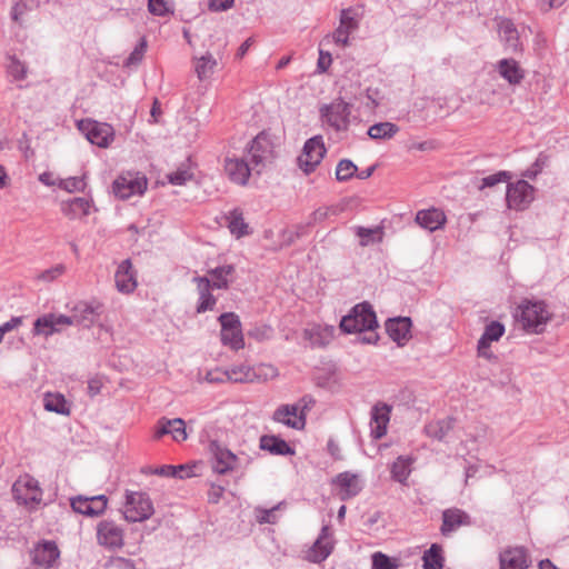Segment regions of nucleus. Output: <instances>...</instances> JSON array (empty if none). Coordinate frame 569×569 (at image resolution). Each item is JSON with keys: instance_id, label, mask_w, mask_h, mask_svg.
<instances>
[{"instance_id": "nucleus-1", "label": "nucleus", "mask_w": 569, "mask_h": 569, "mask_svg": "<svg viewBox=\"0 0 569 569\" xmlns=\"http://www.w3.org/2000/svg\"><path fill=\"white\" fill-rule=\"evenodd\" d=\"M340 328L347 333L367 331L369 336H365L362 340L368 343L375 342L377 336L373 331L378 328V321L371 305L362 302L355 306L351 311L341 319Z\"/></svg>"}, {"instance_id": "nucleus-2", "label": "nucleus", "mask_w": 569, "mask_h": 569, "mask_svg": "<svg viewBox=\"0 0 569 569\" xmlns=\"http://www.w3.org/2000/svg\"><path fill=\"white\" fill-rule=\"evenodd\" d=\"M515 317L526 332L539 335L545 331L552 312L543 301L526 299L518 306Z\"/></svg>"}, {"instance_id": "nucleus-3", "label": "nucleus", "mask_w": 569, "mask_h": 569, "mask_svg": "<svg viewBox=\"0 0 569 569\" xmlns=\"http://www.w3.org/2000/svg\"><path fill=\"white\" fill-rule=\"evenodd\" d=\"M242 152L251 163V168H253L254 172L258 174L267 164L271 163L274 157L273 144L263 133L252 139Z\"/></svg>"}, {"instance_id": "nucleus-4", "label": "nucleus", "mask_w": 569, "mask_h": 569, "mask_svg": "<svg viewBox=\"0 0 569 569\" xmlns=\"http://www.w3.org/2000/svg\"><path fill=\"white\" fill-rule=\"evenodd\" d=\"M320 117L323 124L336 132L347 131L350 124L351 104L342 99H335L329 104L320 108Z\"/></svg>"}, {"instance_id": "nucleus-5", "label": "nucleus", "mask_w": 569, "mask_h": 569, "mask_svg": "<svg viewBox=\"0 0 569 569\" xmlns=\"http://www.w3.org/2000/svg\"><path fill=\"white\" fill-rule=\"evenodd\" d=\"M12 493L17 502L29 510L34 509L42 501V490L38 481L29 475L20 477L13 483Z\"/></svg>"}, {"instance_id": "nucleus-6", "label": "nucleus", "mask_w": 569, "mask_h": 569, "mask_svg": "<svg viewBox=\"0 0 569 569\" xmlns=\"http://www.w3.org/2000/svg\"><path fill=\"white\" fill-rule=\"evenodd\" d=\"M224 171L232 182L244 186L254 169L251 168V163L243 152L238 153L234 148H231L224 158Z\"/></svg>"}, {"instance_id": "nucleus-7", "label": "nucleus", "mask_w": 569, "mask_h": 569, "mask_svg": "<svg viewBox=\"0 0 569 569\" xmlns=\"http://www.w3.org/2000/svg\"><path fill=\"white\" fill-rule=\"evenodd\" d=\"M147 186L148 181L143 174L127 172L113 181L112 191L117 198L126 200L132 196L143 194Z\"/></svg>"}, {"instance_id": "nucleus-8", "label": "nucleus", "mask_w": 569, "mask_h": 569, "mask_svg": "<svg viewBox=\"0 0 569 569\" xmlns=\"http://www.w3.org/2000/svg\"><path fill=\"white\" fill-rule=\"evenodd\" d=\"M78 128L92 144L100 148H108L114 140V129L109 123L84 119L78 122Z\"/></svg>"}, {"instance_id": "nucleus-9", "label": "nucleus", "mask_w": 569, "mask_h": 569, "mask_svg": "<svg viewBox=\"0 0 569 569\" xmlns=\"http://www.w3.org/2000/svg\"><path fill=\"white\" fill-rule=\"evenodd\" d=\"M153 515L150 498L143 492H129L123 509L126 520L138 522L149 519Z\"/></svg>"}, {"instance_id": "nucleus-10", "label": "nucleus", "mask_w": 569, "mask_h": 569, "mask_svg": "<svg viewBox=\"0 0 569 569\" xmlns=\"http://www.w3.org/2000/svg\"><path fill=\"white\" fill-rule=\"evenodd\" d=\"M221 325V341L233 350L242 349L244 340L239 317L233 312L222 313L219 317Z\"/></svg>"}, {"instance_id": "nucleus-11", "label": "nucleus", "mask_w": 569, "mask_h": 569, "mask_svg": "<svg viewBox=\"0 0 569 569\" xmlns=\"http://www.w3.org/2000/svg\"><path fill=\"white\" fill-rule=\"evenodd\" d=\"M535 189L526 180H518L508 184L506 200L507 206L513 210H525L533 200Z\"/></svg>"}, {"instance_id": "nucleus-12", "label": "nucleus", "mask_w": 569, "mask_h": 569, "mask_svg": "<svg viewBox=\"0 0 569 569\" xmlns=\"http://www.w3.org/2000/svg\"><path fill=\"white\" fill-rule=\"evenodd\" d=\"M326 148L320 136L310 138L303 146L302 153L298 157V164L306 173L312 172L321 162Z\"/></svg>"}, {"instance_id": "nucleus-13", "label": "nucleus", "mask_w": 569, "mask_h": 569, "mask_svg": "<svg viewBox=\"0 0 569 569\" xmlns=\"http://www.w3.org/2000/svg\"><path fill=\"white\" fill-rule=\"evenodd\" d=\"M70 326L68 316L47 313L36 319L32 333L34 336H43L46 338L61 332Z\"/></svg>"}, {"instance_id": "nucleus-14", "label": "nucleus", "mask_w": 569, "mask_h": 569, "mask_svg": "<svg viewBox=\"0 0 569 569\" xmlns=\"http://www.w3.org/2000/svg\"><path fill=\"white\" fill-rule=\"evenodd\" d=\"M97 540L100 546L108 549L121 548L123 530L112 520H102L97 526Z\"/></svg>"}, {"instance_id": "nucleus-15", "label": "nucleus", "mask_w": 569, "mask_h": 569, "mask_svg": "<svg viewBox=\"0 0 569 569\" xmlns=\"http://www.w3.org/2000/svg\"><path fill=\"white\" fill-rule=\"evenodd\" d=\"M211 465L214 472L224 475L237 467L238 458L229 449L218 442L210 443Z\"/></svg>"}, {"instance_id": "nucleus-16", "label": "nucleus", "mask_w": 569, "mask_h": 569, "mask_svg": "<svg viewBox=\"0 0 569 569\" xmlns=\"http://www.w3.org/2000/svg\"><path fill=\"white\" fill-rule=\"evenodd\" d=\"M100 313V303L79 302L72 308L71 316H68V318L70 326L78 325L89 328L98 320Z\"/></svg>"}, {"instance_id": "nucleus-17", "label": "nucleus", "mask_w": 569, "mask_h": 569, "mask_svg": "<svg viewBox=\"0 0 569 569\" xmlns=\"http://www.w3.org/2000/svg\"><path fill=\"white\" fill-rule=\"evenodd\" d=\"M391 410V406L385 402H378L371 408L370 428L375 439H381L387 435Z\"/></svg>"}, {"instance_id": "nucleus-18", "label": "nucleus", "mask_w": 569, "mask_h": 569, "mask_svg": "<svg viewBox=\"0 0 569 569\" xmlns=\"http://www.w3.org/2000/svg\"><path fill=\"white\" fill-rule=\"evenodd\" d=\"M333 550V542L330 538L328 526H323L313 545L306 553V559L311 562H321L327 559Z\"/></svg>"}, {"instance_id": "nucleus-19", "label": "nucleus", "mask_w": 569, "mask_h": 569, "mask_svg": "<svg viewBox=\"0 0 569 569\" xmlns=\"http://www.w3.org/2000/svg\"><path fill=\"white\" fill-rule=\"evenodd\" d=\"M358 20L352 14L351 9H343L340 14L339 27L332 33L336 44L341 47L349 46V34L358 29Z\"/></svg>"}, {"instance_id": "nucleus-20", "label": "nucleus", "mask_w": 569, "mask_h": 569, "mask_svg": "<svg viewBox=\"0 0 569 569\" xmlns=\"http://www.w3.org/2000/svg\"><path fill=\"white\" fill-rule=\"evenodd\" d=\"M272 420L282 423L296 430H302L306 427V418L299 417V412L295 405H281L272 415Z\"/></svg>"}, {"instance_id": "nucleus-21", "label": "nucleus", "mask_w": 569, "mask_h": 569, "mask_svg": "<svg viewBox=\"0 0 569 569\" xmlns=\"http://www.w3.org/2000/svg\"><path fill=\"white\" fill-rule=\"evenodd\" d=\"M116 288L121 293H131L137 288L136 272L129 259L123 260L114 273Z\"/></svg>"}, {"instance_id": "nucleus-22", "label": "nucleus", "mask_w": 569, "mask_h": 569, "mask_svg": "<svg viewBox=\"0 0 569 569\" xmlns=\"http://www.w3.org/2000/svg\"><path fill=\"white\" fill-rule=\"evenodd\" d=\"M59 556V549L52 541H43L37 545L32 551L33 562L44 569L51 568Z\"/></svg>"}, {"instance_id": "nucleus-23", "label": "nucleus", "mask_w": 569, "mask_h": 569, "mask_svg": "<svg viewBox=\"0 0 569 569\" xmlns=\"http://www.w3.org/2000/svg\"><path fill=\"white\" fill-rule=\"evenodd\" d=\"M470 517L467 512L458 508H449L442 512V525L440 531L443 536H449L461 526H469Z\"/></svg>"}, {"instance_id": "nucleus-24", "label": "nucleus", "mask_w": 569, "mask_h": 569, "mask_svg": "<svg viewBox=\"0 0 569 569\" xmlns=\"http://www.w3.org/2000/svg\"><path fill=\"white\" fill-rule=\"evenodd\" d=\"M500 569H527L529 559L522 547H513L503 550L499 557Z\"/></svg>"}, {"instance_id": "nucleus-25", "label": "nucleus", "mask_w": 569, "mask_h": 569, "mask_svg": "<svg viewBox=\"0 0 569 569\" xmlns=\"http://www.w3.org/2000/svg\"><path fill=\"white\" fill-rule=\"evenodd\" d=\"M498 33L503 42L506 50L517 52L522 49L519 31L509 19H502L498 22Z\"/></svg>"}, {"instance_id": "nucleus-26", "label": "nucleus", "mask_w": 569, "mask_h": 569, "mask_svg": "<svg viewBox=\"0 0 569 569\" xmlns=\"http://www.w3.org/2000/svg\"><path fill=\"white\" fill-rule=\"evenodd\" d=\"M415 220L421 228L430 232H433L436 230L441 229L445 226L447 217L442 210L437 208H430L419 210L416 214Z\"/></svg>"}, {"instance_id": "nucleus-27", "label": "nucleus", "mask_w": 569, "mask_h": 569, "mask_svg": "<svg viewBox=\"0 0 569 569\" xmlns=\"http://www.w3.org/2000/svg\"><path fill=\"white\" fill-rule=\"evenodd\" d=\"M411 320L407 317L389 319L386 322V330L389 337L399 346H403L411 337Z\"/></svg>"}, {"instance_id": "nucleus-28", "label": "nucleus", "mask_w": 569, "mask_h": 569, "mask_svg": "<svg viewBox=\"0 0 569 569\" xmlns=\"http://www.w3.org/2000/svg\"><path fill=\"white\" fill-rule=\"evenodd\" d=\"M193 281L197 283L199 293V303L197 311L199 313L212 310L216 306L217 299L211 295L210 290L213 289L208 277H194Z\"/></svg>"}, {"instance_id": "nucleus-29", "label": "nucleus", "mask_w": 569, "mask_h": 569, "mask_svg": "<svg viewBox=\"0 0 569 569\" xmlns=\"http://www.w3.org/2000/svg\"><path fill=\"white\" fill-rule=\"evenodd\" d=\"M497 71L511 86L519 84L525 78V71L513 59H501L498 61Z\"/></svg>"}, {"instance_id": "nucleus-30", "label": "nucleus", "mask_w": 569, "mask_h": 569, "mask_svg": "<svg viewBox=\"0 0 569 569\" xmlns=\"http://www.w3.org/2000/svg\"><path fill=\"white\" fill-rule=\"evenodd\" d=\"M234 271L232 264H223L208 270L207 277L213 289H228L230 282H232Z\"/></svg>"}, {"instance_id": "nucleus-31", "label": "nucleus", "mask_w": 569, "mask_h": 569, "mask_svg": "<svg viewBox=\"0 0 569 569\" xmlns=\"http://www.w3.org/2000/svg\"><path fill=\"white\" fill-rule=\"evenodd\" d=\"M91 202L86 198H73L61 203L62 213L69 219H78L89 214Z\"/></svg>"}, {"instance_id": "nucleus-32", "label": "nucleus", "mask_w": 569, "mask_h": 569, "mask_svg": "<svg viewBox=\"0 0 569 569\" xmlns=\"http://www.w3.org/2000/svg\"><path fill=\"white\" fill-rule=\"evenodd\" d=\"M260 448L272 455L279 456H289L295 453V450L283 439L277 436H262L260 438Z\"/></svg>"}, {"instance_id": "nucleus-33", "label": "nucleus", "mask_w": 569, "mask_h": 569, "mask_svg": "<svg viewBox=\"0 0 569 569\" xmlns=\"http://www.w3.org/2000/svg\"><path fill=\"white\" fill-rule=\"evenodd\" d=\"M415 459L409 456H399L390 467L391 478L401 483L406 485L411 473V465Z\"/></svg>"}, {"instance_id": "nucleus-34", "label": "nucleus", "mask_w": 569, "mask_h": 569, "mask_svg": "<svg viewBox=\"0 0 569 569\" xmlns=\"http://www.w3.org/2000/svg\"><path fill=\"white\" fill-rule=\"evenodd\" d=\"M453 428V419L452 418H445L441 420H436L427 423L425 426V433L438 441H442L447 435L452 430Z\"/></svg>"}, {"instance_id": "nucleus-35", "label": "nucleus", "mask_w": 569, "mask_h": 569, "mask_svg": "<svg viewBox=\"0 0 569 569\" xmlns=\"http://www.w3.org/2000/svg\"><path fill=\"white\" fill-rule=\"evenodd\" d=\"M336 483L342 490V499L353 497L361 490L358 477L349 472L338 475Z\"/></svg>"}, {"instance_id": "nucleus-36", "label": "nucleus", "mask_w": 569, "mask_h": 569, "mask_svg": "<svg viewBox=\"0 0 569 569\" xmlns=\"http://www.w3.org/2000/svg\"><path fill=\"white\" fill-rule=\"evenodd\" d=\"M398 131L399 127L396 123L386 121L370 126L368 136L373 140H389L396 136Z\"/></svg>"}, {"instance_id": "nucleus-37", "label": "nucleus", "mask_w": 569, "mask_h": 569, "mask_svg": "<svg viewBox=\"0 0 569 569\" xmlns=\"http://www.w3.org/2000/svg\"><path fill=\"white\" fill-rule=\"evenodd\" d=\"M217 67V60L209 52L194 59V71L199 80H206L211 77Z\"/></svg>"}, {"instance_id": "nucleus-38", "label": "nucleus", "mask_w": 569, "mask_h": 569, "mask_svg": "<svg viewBox=\"0 0 569 569\" xmlns=\"http://www.w3.org/2000/svg\"><path fill=\"white\" fill-rule=\"evenodd\" d=\"M43 406L47 411L59 415H69V406L61 393H47L43 399Z\"/></svg>"}, {"instance_id": "nucleus-39", "label": "nucleus", "mask_w": 569, "mask_h": 569, "mask_svg": "<svg viewBox=\"0 0 569 569\" xmlns=\"http://www.w3.org/2000/svg\"><path fill=\"white\" fill-rule=\"evenodd\" d=\"M442 548L433 543L431 547L425 551L423 555V569H442L443 567V557H442Z\"/></svg>"}, {"instance_id": "nucleus-40", "label": "nucleus", "mask_w": 569, "mask_h": 569, "mask_svg": "<svg viewBox=\"0 0 569 569\" xmlns=\"http://www.w3.org/2000/svg\"><path fill=\"white\" fill-rule=\"evenodd\" d=\"M228 228L237 238L248 234V224L244 222L242 212L233 210L228 217Z\"/></svg>"}, {"instance_id": "nucleus-41", "label": "nucleus", "mask_w": 569, "mask_h": 569, "mask_svg": "<svg viewBox=\"0 0 569 569\" xmlns=\"http://www.w3.org/2000/svg\"><path fill=\"white\" fill-rule=\"evenodd\" d=\"M278 376V370L272 365L260 363L252 367L251 382H264L274 379Z\"/></svg>"}, {"instance_id": "nucleus-42", "label": "nucleus", "mask_w": 569, "mask_h": 569, "mask_svg": "<svg viewBox=\"0 0 569 569\" xmlns=\"http://www.w3.org/2000/svg\"><path fill=\"white\" fill-rule=\"evenodd\" d=\"M252 367L247 365H237L227 369L229 381L232 382H251Z\"/></svg>"}, {"instance_id": "nucleus-43", "label": "nucleus", "mask_w": 569, "mask_h": 569, "mask_svg": "<svg viewBox=\"0 0 569 569\" xmlns=\"http://www.w3.org/2000/svg\"><path fill=\"white\" fill-rule=\"evenodd\" d=\"M503 325L498 321H491L486 326L485 331L479 341L491 343L493 341H498L503 336Z\"/></svg>"}, {"instance_id": "nucleus-44", "label": "nucleus", "mask_w": 569, "mask_h": 569, "mask_svg": "<svg viewBox=\"0 0 569 569\" xmlns=\"http://www.w3.org/2000/svg\"><path fill=\"white\" fill-rule=\"evenodd\" d=\"M84 177H70L67 179H59L58 187L67 192H80L86 189Z\"/></svg>"}, {"instance_id": "nucleus-45", "label": "nucleus", "mask_w": 569, "mask_h": 569, "mask_svg": "<svg viewBox=\"0 0 569 569\" xmlns=\"http://www.w3.org/2000/svg\"><path fill=\"white\" fill-rule=\"evenodd\" d=\"M190 468L188 466H183V465H180V466L167 465V466H162V467L156 469L154 473L159 475V476H163V477H173V478H179V479H186V478H190L191 473L182 475V471H187Z\"/></svg>"}, {"instance_id": "nucleus-46", "label": "nucleus", "mask_w": 569, "mask_h": 569, "mask_svg": "<svg viewBox=\"0 0 569 569\" xmlns=\"http://www.w3.org/2000/svg\"><path fill=\"white\" fill-rule=\"evenodd\" d=\"M399 560L378 551L372 555V569H397Z\"/></svg>"}, {"instance_id": "nucleus-47", "label": "nucleus", "mask_w": 569, "mask_h": 569, "mask_svg": "<svg viewBox=\"0 0 569 569\" xmlns=\"http://www.w3.org/2000/svg\"><path fill=\"white\" fill-rule=\"evenodd\" d=\"M333 331H335L333 327H325V328L318 327L316 329H312V331L310 332L312 343L318 345V346H325V345L329 343V341L333 337Z\"/></svg>"}, {"instance_id": "nucleus-48", "label": "nucleus", "mask_w": 569, "mask_h": 569, "mask_svg": "<svg viewBox=\"0 0 569 569\" xmlns=\"http://www.w3.org/2000/svg\"><path fill=\"white\" fill-rule=\"evenodd\" d=\"M357 171L356 164L348 159L339 161L336 169V177L339 181H346L353 177Z\"/></svg>"}, {"instance_id": "nucleus-49", "label": "nucleus", "mask_w": 569, "mask_h": 569, "mask_svg": "<svg viewBox=\"0 0 569 569\" xmlns=\"http://www.w3.org/2000/svg\"><path fill=\"white\" fill-rule=\"evenodd\" d=\"M170 427L168 428V435L172 436V439L180 442L187 439V431L184 421L180 418L169 419Z\"/></svg>"}, {"instance_id": "nucleus-50", "label": "nucleus", "mask_w": 569, "mask_h": 569, "mask_svg": "<svg viewBox=\"0 0 569 569\" xmlns=\"http://www.w3.org/2000/svg\"><path fill=\"white\" fill-rule=\"evenodd\" d=\"M192 177L193 173L187 167H180L167 176L168 181L174 186H182L187 181L191 180Z\"/></svg>"}, {"instance_id": "nucleus-51", "label": "nucleus", "mask_w": 569, "mask_h": 569, "mask_svg": "<svg viewBox=\"0 0 569 569\" xmlns=\"http://www.w3.org/2000/svg\"><path fill=\"white\" fill-rule=\"evenodd\" d=\"M148 9L154 16L172 12V0H148Z\"/></svg>"}, {"instance_id": "nucleus-52", "label": "nucleus", "mask_w": 569, "mask_h": 569, "mask_svg": "<svg viewBox=\"0 0 569 569\" xmlns=\"http://www.w3.org/2000/svg\"><path fill=\"white\" fill-rule=\"evenodd\" d=\"M72 509L81 515L93 517V509L89 505V497L78 496L71 499Z\"/></svg>"}, {"instance_id": "nucleus-53", "label": "nucleus", "mask_w": 569, "mask_h": 569, "mask_svg": "<svg viewBox=\"0 0 569 569\" xmlns=\"http://www.w3.org/2000/svg\"><path fill=\"white\" fill-rule=\"evenodd\" d=\"M147 49V41L146 39H141L140 42L136 46L133 51L130 53V56L127 58L124 64L127 67L137 66L141 62L144 52Z\"/></svg>"}, {"instance_id": "nucleus-54", "label": "nucleus", "mask_w": 569, "mask_h": 569, "mask_svg": "<svg viewBox=\"0 0 569 569\" xmlns=\"http://www.w3.org/2000/svg\"><path fill=\"white\" fill-rule=\"evenodd\" d=\"M281 505L282 503H279L278 506H274L270 509L257 508L256 513H257L258 522L259 523H276L277 522L276 511L279 509V507Z\"/></svg>"}, {"instance_id": "nucleus-55", "label": "nucleus", "mask_w": 569, "mask_h": 569, "mask_svg": "<svg viewBox=\"0 0 569 569\" xmlns=\"http://www.w3.org/2000/svg\"><path fill=\"white\" fill-rule=\"evenodd\" d=\"M293 405L298 409L299 417L306 418L307 413L315 407L316 400L312 396L306 395Z\"/></svg>"}, {"instance_id": "nucleus-56", "label": "nucleus", "mask_w": 569, "mask_h": 569, "mask_svg": "<svg viewBox=\"0 0 569 569\" xmlns=\"http://www.w3.org/2000/svg\"><path fill=\"white\" fill-rule=\"evenodd\" d=\"M509 178V173L506 171H500L495 174H490L481 179V183L479 189L482 190L485 188L493 187L499 182L506 181Z\"/></svg>"}, {"instance_id": "nucleus-57", "label": "nucleus", "mask_w": 569, "mask_h": 569, "mask_svg": "<svg viewBox=\"0 0 569 569\" xmlns=\"http://www.w3.org/2000/svg\"><path fill=\"white\" fill-rule=\"evenodd\" d=\"M108 499L104 495L89 497V505L93 509L92 515L100 516L107 508Z\"/></svg>"}, {"instance_id": "nucleus-58", "label": "nucleus", "mask_w": 569, "mask_h": 569, "mask_svg": "<svg viewBox=\"0 0 569 569\" xmlns=\"http://www.w3.org/2000/svg\"><path fill=\"white\" fill-rule=\"evenodd\" d=\"M228 378H230V376H228L227 369L222 370L219 368L208 371L204 376V380L209 383L227 382L229 381Z\"/></svg>"}, {"instance_id": "nucleus-59", "label": "nucleus", "mask_w": 569, "mask_h": 569, "mask_svg": "<svg viewBox=\"0 0 569 569\" xmlns=\"http://www.w3.org/2000/svg\"><path fill=\"white\" fill-rule=\"evenodd\" d=\"M356 233L360 238V244L365 247L375 240V236L379 233V229L358 227Z\"/></svg>"}, {"instance_id": "nucleus-60", "label": "nucleus", "mask_w": 569, "mask_h": 569, "mask_svg": "<svg viewBox=\"0 0 569 569\" xmlns=\"http://www.w3.org/2000/svg\"><path fill=\"white\" fill-rule=\"evenodd\" d=\"M8 72L13 77V79L21 80L26 76V67L22 62L12 58L8 64Z\"/></svg>"}, {"instance_id": "nucleus-61", "label": "nucleus", "mask_w": 569, "mask_h": 569, "mask_svg": "<svg viewBox=\"0 0 569 569\" xmlns=\"http://www.w3.org/2000/svg\"><path fill=\"white\" fill-rule=\"evenodd\" d=\"M547 163V157L539 154L535 163L523 172V177L535 179Z\"/></svg>"}, {"instance_id": "nucleus-62", "label": "nucleus", "mask_w": 569, "mask_h": 569, "mask_svg": "<svg viewBox=\"0 0 569 569\" xmlns=\"http://www.w3.org/2000/svg\"><path fill=\"white\" fill-rule=\"evenodd\" d=\"M64 272V267L62 264H58L51 269H48L40 273L39 279L44 281H52L57 277L61 276Z\"/></svg>"}, {"instance_id": "nucleus-63", "label": "nucleus", "mask_w": 569, "mask_h": 569, "mask_svg": "<svg viewBox=\"0 0 569 569\" xmlns=\"http://www.w3.org/2000/svg\"><path fill=\"white\" fill-rule=\"evenodd\" d=\"M21 323H22L21 317H13L9 321L2 323L0 326V337L3 339V337L7 332H10L11 330L18 328Z\"/></svg>"}, {"instance_id": "nucleus-64", "label": "nucleus", "mask_w": 569, "mask_h": 569, "mask_svg": "<svg viewBox=\"0 0 569 569\" xmlns=\"http://www.w3.org/2000/svg\"><path fill=\"white\" fill-rule=\"evenodd\" d=\"M234 3V0H209V9L211 11H226L230 9Z\"/></svg>"}]
</instances>
